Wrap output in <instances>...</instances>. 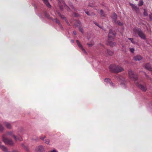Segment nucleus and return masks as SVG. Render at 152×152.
I'll use <instances>...</instances> for the list:
<instances>
[{"instance_id": "nucleus-1", "label": "nucleus", "mask_w": 152, "mask_h": 152, "mask_svg": "<svg viewBox=\"0 0 152 152\" xmlns=\"http://www.w3.org/2000/svg\"><path fill=\"white\" fill-rule=\"evenodd\" d=\"M128 74L130 78L135 81L136 86L142 91L145 92L147 89L146 85L145 84H142L138 83L137 80L138 77L137 75L134 74L132 70H129L128 72Z\"/></svg>"}, {"instance_id": "nucleus-2", "label": "nucleus", "mask_w": 152, "mask_h": 152, "mask_svg": "<svg viewBox=\"0 0 152 152\" xmlns=\"http://www.w3.org/2000/svg\"><path fill=\"white\" fill-rule=\"evenodd\" d=\"M133 34L135 37L138 36L142 39H146V37L145 34L140 28H135L133 30Z\"/></svg>"}, {"instance_id": "nucleus-3", "label": "nucleus", "mask_w": 152, "mask_h": 152, "mask_svg": "<svg viewBox=\"0 0 152 152\" xmlns=\"http://www.w3.org/2000/svg\"><path fill=\"white\" fill-rule=\"evenodd\" d=\"M109 69L110 72L115 73H118L123 71V69L121 66L113 64L110 65Z\"/></svg>"}, {"instance_id": "nucleus-4", "label": "nucleus", "mask_w": 152, "mask_h": 152, "mask_svg": "<svg viewBox=\"0 0 152 152\" xmlns=\"http://www.w3.org/2000/svg\"><path fill=\"white\" fill-rule=\"evenodd\" d=\"M115 35V34L111 29H110L109 31V32L108 34V43L109 45L111 47H113L115 45V43L112 41H110V40L113 39Z\"/></svg>"}, {"instance_id": "nucleus-5", "label": "nucleus", "mask_w": 152, "mask_h": 152, "mask_svg": "<svg viewBox=\"0 0 152 152\" xmlns=\"http://www.w3.org/2000/svg\"><path fill=\"white\" fill-rule=\"evenodd\" d=\"M58 4L61 10H62L63 7H64L67 11H69L70 9L66 5L63 0H58Z\"/></svg>"}, {"instance_id": "nucleus-6", "label": "nucleus", "mask_w": 152, "mask_h": 152, "mask_svg": "<svg viewBox=\"0 0 152 152\" xmlns=\"http://www.w3.org/2000/svg\"><path fill=\"white\" fill-rule=\"evenodd\" d=\"M2 139L3 142L6 144L9 145H12L13 144V142L11 139L3 137Z\"/></svg>"}, {"instance_id": "nucleus-7", "label": "nucleus", "mask_w": 152, "mask_h": 152, "mask_svg": "<svg viewBox=\"0 0 152 152\" xmlns=\"http://www.w3.org/2000/svg\"><path fill=\"white\" fill-rule=\"evenodd\" d=\"M117 77V79L120 81L121 85L124 88H125L126 82L124 78L121 76L118 77Z\"/></svg>"}, {"instance_id": "nucleus-8", "label": "nucleus", "mask_w": 152, "mask_h": 152, "mask_svg": "<svg viewBox=\"0 0 152 152\" xmlns=\"http://www.w3.org/2000/svg\"><path fill=\"white\" fill-rule=\"evenodd\" d=\"M35 150L37 152H42L44 151V148L42 145H39L37 147Z\"/></svg>"}, {"instance_id": "nucleus-9", "label": "nucleus", "mask_w": 152, "mask_h": 152, "mask_svg": "<svg viewBox=\"0 0 152 152\" xmlns=\"http://www.w3.org/2000/svg\"><path fill=\"white\" fill-rule=\"evenodd\" d=\"M130 5L131 6L132 9L134 10L136 13H138L139 12V8L137 6L133 4H130Z\"/></svg>"}, {"instance_id": "nucleus-10", "label": "nucleus", "mask_w": 152, "mask_h": 152, "mask_svg": "<svg viewBox=\"0 0 152 152\" xmlns=\"http://www.w3.org/2000/svg\"><path fill=\"white\" fill-rule=\"evenodd\" d=\"M145 69L150 71H152V67L149 63H147L144 65Z\"/></svg>"}, {"instance_id": "nucleus-11", "label": "nucleus", "mask_w": 152, "mask_h": 152, "mask_svg": "<svg viewBox=\"0 0 152 152\" xmlns=\"http://www.w3.org/2000/svg\"><path fill=\"white\" fill-rule=\"evenodd\" d=\"M0 148L4 152H10L8 151L7 148L3 145H2L1 144L0 142Z\"/></svg>"}, {"instance_id": "nucleus-12", "label": "nucleus", "mask_w": 152, "mask_h": 152, "mask_svg": "<svg viewBox=\"0 0 152 152\" xmlns=\"http://www.w3.org/2000/svg\"><path fill=\"white\" fill-rule=\"evenodd\" d=\"M134 60L136 61H139L142 59V57L140 56L137 55L134 56L133 58Z\"/></svg>"}, {"instance_id": "nucleus-13", "label": "nucleus", "mask_w": 152, "mask_h": 152, "mask_svg": "<svg viewBox=\"0 0 152 152\" xmlns=\"http://www.w3.org/2000/svg\"><path fill=\"white\" fill-rule=\"evenodd\" d=\"M111 17L115 23H116V20L117 18V15L115 13H114L111 16Z\"/></svg>"}, {"instance_id": "nucleus-14", "label": "nucleus", "mask_w": 152, "mask_h": 152, "mask_svg": "<svg viewBox=\"0 0 152 152\" xmlns=\"http://www.w3.org/2000/svg\"><path fill=\"white\" fill-rule=\"evenodd\" d=\"M76 42L77 44V45L79 48H80V49H81V50H82L83 51L86 52L85 50V49L83 48L82 46V45L80 44V43L79 41L78 40H77L76 41Z\"/></svg>"}, {"instance_id": "nucleus-15", "label": "nucleus", "mask_w": 152, "mask_h": 152, "mask_svg": "<svg viewBox=\"0 0 152 152\" xmlns=\"http://www.w3.org/2000/svg\"><path fill=\"white\" fill-rule=\"evenodd\" d=\"M3 124L7 129H10L11 128L12 126L10 123L5 122H4Z\"/></svg>"}, {"instance_id": "nucleus-16", "label": "nucleus", "mask_w": 152, "mask_h": 152, "mask_svg": "<svg viewBox=\"0 0 152 152\" xmlns=\"http://www.w3.org/2000/svg\"><path fill=\"white\" fill-rule=\"evenodd\" d=\"M104 81L107 83H109L110 85L114 86L113 83L111 81V80L109 78H106L104 79Z\"/></svg>"}, {"instance_id": "nucleus-17", "label": "nucleus", "mask_w": 152, "mask_h": 152, "mask_svg": "<svg viewBox=\"0 0 152 152\" xmlns=\"http://www.w3.org/2000/svg\"><path fill=\"white\" fill-rule=\"evenodd\" d=\"M7 135H10L12 136L15 139V140H17V138L13 134V132L12 131L9 132H7Z\"/></svg>"}, {"instance_id": "nucleus-18", "label": "nucleus", "mask_w": 152, "mask_h": 152, "mask_svg": "<svg viewBox=\"0 0 152 152\" xmlns=\"http://www.w3.org/2000/svg\"><path fill=\"white\" fill-rule=\"evenodd\" d=\"M44 2L47 6V7L48 8H50L51 7L50 3L48 2V0H43Z\"/></svg>"}, {"instance_id": "nucleus-19", "label": "nucleus", "mask_w": 152, "mask_h": 152, "mask_svg": "<svg viewBox=\"0 0 152 152\" xmlns=\"http://www.w3.org/2000/svg\"><path fill=\"white\" fill-rule=\"evenodd\" d=\"M56 22L59 25L61 29H63V27H62L61 24L60 22L57 19V18H56Z\"/></svg>"}, {"instance_id": "nucleus-20", "label": "nucleus", "mask_w": 152, "mask_h": 152, "mask_svg": "<svg viewBox=\"0 0 152 152\" xmlns=\"http://www.w3.org/2000/svg\"><path fill=\"white\" fill-rule=\"evenodd\" d=\"M58 14L60 16V17L62 19H63L64 20H66V18L64 17V15H61L60 13L59 12H58Z\"/></svg>"}, {"instance_id": "nucleus-21", "label": "nucleus", "mask_w": 152, "mask_h": 152, "mask_svg": "<svg viewBox=\"0 0 152 152\" xmlns=\"http://www.w3.org/2000/svg\"><path fill=\"white\" fill-rule=\"evenodd\" d=\"M107 53L108 55L111 56L113 54V51L107 50Z\"/></svg>"}, {"instance_id": "nucleus-22", "label": "nucleus", "mask_w": 152, "mask_h": 152, "mask_svg": "<svg viewBox=\"0 0 152 152\" xmlns=\"http://www.w3.org/2000/svg\"><path fill=\"white\" fill-rule=\"evenodd\" d=\"M100 14L102 17H105V14L104 12L102 10H100Z\"/></svg>"}, {"instance_id": "nucleus-23", "label": "nucleus", "mask_w": 152, "mask_h": 152, "mask_svg": "<svg viewBox=\"0 0 152 152\" xmlns=\"http://www.w3.org/2000/svg\"><path fill=\"white\" fill-rule=\"evenodd\" d=\"M21 145L22 147L24 148L27 151H28V149L27 146H25L24 144H22Z\"/></svg>"}, {"instance_id": "nucleus-24", "label": "nucleus", "mask_w": 152, "mask_h": 152, "mask_svg": "<svg viewBox=\"0 0 152 152\" xmlns=\"http://www.w3.org/2000/svg\"><path fill=\"white\" fill-rule=\"evenodd\" d=\"M143 4V0H140L139 1V3L138 4L139 6H141Z\"/></svg>"}, {"instance_id": "nucleus-25", "label": "nucleus", "mask_w": 152, "mask_h": 152, "mask_svg": "<svg viewBox=\"0 0 152 152\" xmlns=\"http://www.w3.org/2000/svg\"><path fill=\"white\" fill-rule=\"evenodd\" d=\"M144 12H143V15L145 16H146L148 15V13H147V11L146 10L144 9Z\"/></svg>"}, {"instance_id": "nucleus-26", "label": "nucleus", "mask_w": 152, "mask_h": 152, "mask_svg": "<svg viewBox=\"0 0 152 152\" xmlns=\"http://www.w3.org/2000/svg\"><path fill=\"white\" fill-rule=\"evenodd\" d=\"M117 23L118 25L120 26H122L123 25V23L119 21H116V23Z\"/></svg>"}, {"instance_id": "nucleus-27", "label": "nucleus", "mask_w": 152, "mask_h": 152, "mask_svg": "<svg viewBox=\"0 0 152 152\" xmlns=\"http://www.w3.org/2000/svg\"><path fill=\"white\" fill-rule=\"evenodd\" d=\"M4 129V128L1 124H0V132H2Z\"/></svg>"}, {"instance_id": "nucleus-28", "label": "nucleus", "mask_w": 152, "mask_h": 152, "mask_svg": "<svg viewBox=\"0 0 152 152\" xmlns=\"http://www.w3.org/2000/svg\"><path fill=\"white\" fill-rule=\"evenodd\" d=\"M128 39L129 40H130L131 42L133 43V44H135V41H134V40H133V39L132 38H128Z\"/></svg>"}, {"instance_id": "nucleus-29", "label": "nucleus", "mask_w": 152, "mask_h": 152, "mask_svg": "<svg viewBox=\"0 0 152 152\" xmlns=\"http://www.w3.org/2000/svg\"><path fill=\"white\" fill-rule=\"evenodd\" d=\"M45 143L47 144H50V140L48 139H46L45 140Z\"/></svg>"}, {"instance_id": "nucleus-30", "label": "nucleus", "mask_w": 152, "mask_h": 152, "mask_svg": "<svg viewBox=\"0 0 152 152\" xmlns=\"http://www.w3.org/2000/svg\"><path fill=\"white\" fill-rule=\"evenodd\" d=\"M93 23L96 25V26H98L100 28H101V27L95 21H93Z\"/></svg>"}, {"instance_id": "nucleus-31", "label": "nucleus", "mask_w": 152, "mask_h": 152, "mask_svg": "<svg viewBox=\"0 0 152 152\" xmlns=\"http://www.w3.org/2000/svg\"><path fill=\"white\" fill-rule=\"evenodd\" d=\"M129 49H130V51L132 53H133L134 51V48H129Z\"/></svg>"}, {"instance_id": "nucleus-32", "label": "nucleus", "mask_w": 152, "mask_h": 152, "mask_svg": "<svg viewBox=\"0 0 152 152\" xmlns=\"http://www.w3.org/2000/svg\"><path fill=\"white\" fill-rule=\"evenodd\" d=\"M84 11H85V12L88 15H91V14L90 13H89L88 12L86 11L85 10Z\"/></svg>"}, {"instance_id": "nucleus-33", "label": "nucleus", "mask_w": 152, "mask_h": 152, "mask_svg": "<svg viewBox=\"0 0 152 152\" xmlns=\"http://www.w3.org/2000/svg\"><path fill=\"white\" fill-rule=\"evenodd\" d=\"M40 139L42 140H44V139L45 138V136H40Z\"/></svg>"}, {"instance_id": "nucleus-34", "label": "nucleus", "mask_w": 152, "mask_h": 152, "mask_svg": "<svg viewBox=\"0 0 152 152\" xmlns=\"http://www.w3.org/2000/svg\"><path fill=\"white\" fill-rule=\"evenodd\" d=\"M79 29H80V31L82 33H83V28L82 27H80L79 28Z\"/></svg>"}, {"instance_id": "nucleus-35", "label": "nucleus", "mask_w": 152, "mask_h": 152, "mask_svg": "<svg viewBox=\"0 0 152 152\" xmlns=\"http://www.w3.org/2000/svg\"><path fill=\"white\" fill-rule=\"evenodd\" d=\"M94 45L93 43H92L91 44L88 43V45L89 47H91L92 46Z\"/></svg>"}, {"instance_id": "nucleus-36", "label": "nucleus", "mask_w": 152, "mask_h": 152, "mask_svg": "<svg viewBox=\"0 0 152 152\" xmlns=\"http://www.w3.org/2000/svg\"><path fill=\"white\" fill-rule=\"evenodd\" d=\"M45 16L46 17L48 18L49 17V15L48 14H47V13H46V12H45Z\"/></svg>"}, {"instance_id": "nucleus-37", "label": "nucleus", "mask_w": 152, "mask_h": 152, "mask_svg": "<svg viewBox=\"0 0 152 152\" xmlns=\"http://www.w3.org/2000/svg\"><path fill=\"white\" fill-rule=\"evenodd\" d=\"M71 7L72 9H73L75 11H76V10L75 9L73 5L71 6Z\"/></svg>"}, {"instance_id": "nucleus-38", "label": "nucleus", "mask_w": 152, "mask_h": 152, "mask_svg": "<svg viewBox=\"0 0 152 152\" xmlns=\"http://www.w3.org/2000/svg\"><path fill=\"white\" fill-rule=\"evenodd\" d=\"M149 16L150 20L151 21L152 20L151 16L150 15H149Z\"/></svg>"}, {"instance_id": "nucleus-39", "label": "nucleus", "mask_w": 152, "mask_h": 152, "mask_svg": "<svg viewBox=\"0 0 152 152\" xmlns=\"http://www.w3.org/2000/svg\"><path fill=\"white\" fill-rule=\"evenodd\" d=\"M50 152H57L56 150H53V151H51Z\"/></svg>"}, {"instance_id": "nucleus-40", "label": "nucleus", "mask_w": 152, "mask_h": 152, "mask_svg": "<svg viewBox=\"0 0 152 152\" xmlns=\"http://www.w3.org/2000/svg\"><path fill=\"white\" fill-rule=\"evenodd\" d=\"M73 33L75 35H76V34H76V32L75 31H73Z\"/></svg>"}, {"instance_id": "nucleus-41", "label": "nucleus", "mask_w": 152, "mask_h": 152, "mask_svg": "<svg viewBox=\"0 0 152 152\" xmlns=\"http://www.w3.org/2000/svg\"><path fill=\"white\" fill-rule=\"evenodd\" d=\"M66 22V23H67V24L68 25H69V23L67 21V20H65Z\"/></svg>"}, {"instance_id": "nucleus-42", "label": "nucleus", "mask_w": 152, "mask_h": 152, "mask_svg": "<svg viewBox=\"0 0 152 152\" xmlns=\"http://www.w3.org/2000/svg\"><path fill=\"white\" fill-rule=\"evenodd\" d=\"M71 42L72 43H74V41L73 40V39H72L71 40Z\"/></svg>"}, {"instance_id": "nucleus-43", "label": "nucleus", "mask_w": 152, "mask_h": 152, "mask_svg": "<svg viewBox=\"0 0 152 152\" xmlns=\"http://www.w3.org/2000/svg\"><path fill=\"white\" fill-rule=\"evenodd\" d=\"M38 139V138H37L36 139H33V140H37Z\"/></svg>"}, {"instance_id": "nucleus-44", "label": "nucleus", "mask_w": 152, "mask_h": 152, "mask_svg": "<svg viewBox=\"0 0 152 152\" xmlns=\"http://www.w3.org/2000/svg\"><path fill=\"white\" fill-rule=\"evenodd\" d=\"M23 130V129H21V128H20V129H19L20 131V130Z\"/></svg>"}, {"instance_id": "nucleus-45", "label": "nucleus", "mask_w": 152, "mask_h": 152, "mask_svg": "<svg viewBox=\"0 0 152 152\" xmlns=\"http://www.w3.org/2000/svg\"><path fill=\"white\" fill-rule=\"evenodd\" d=\"M12 152H17L16 151H12Z\"/></svg>"}, {"instance_id": "nucleus-46", "label": "nucleus", "mask_w": 152, "mask_h": 152, "mask_svg": "<svg viewBox=\"0 0 152 152\" xmlns=\"http://www.w3.org/2000/svg\"><path fill=\"white\" fill-rule=\"evenodd\" d=\"M89 6H90V7H92V5H89Z\"/></svg>"}, {"instance_id": "nucleus-47", "label": "nucleus", "mask_w": 152, "mask_h": 152, "mask_svg": "<svg viewBox=\"0 0 152 152\" xmlns=\"http://www.w3.org/2000/svg\"><path fill=\"white\" fill-rule=\"evenodd\" d=\"M19 140H20V141H21V140L20 139V138Z\"/></svg>"}]
</instances>
